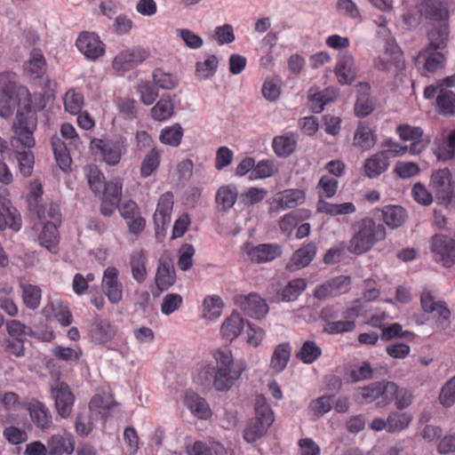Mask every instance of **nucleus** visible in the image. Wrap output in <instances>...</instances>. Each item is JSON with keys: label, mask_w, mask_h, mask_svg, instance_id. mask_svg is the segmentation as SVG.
Here are the masks:
<instances>
[{"label": "nucleus", "mask_w": 455, "mask_h": 455, "mask_svg": "<svg viewBox=\"0 0 455 455\" xmlns=\"http://www.w3.org/2000/svg\"><path fill=\"white\" fill-rule=\"evenodd\" d=\"M215 366L211 363L204 365L198 373L201 384L212 381L216 391L228 392L241 379L246 370L243 360H235L229 349H218L212 355Z\"/></svg>", "instance_id": "f257e3e1"}, {"label": "nucleus", "mask_w": 455, "mask_h": 455, "mask_svg": "<svg viewBox=\"0 0 455 455\" xmlns=\"http://www.w3.org/2000/svg\"><path fill=\"white\" fill-rule=\"evenodd\" d=\"M353 230L347 250L356 255L369 251L377 243L385 240L387 235L386 228L371 217H363L355 221Z\"/></svg>", "instance_id": "f03ea898"}, {"label": "nucleus", "mask_w": 455, "mask_h": 455, "mask_svg": "<svg viewBox=\"0 0 455 455\" xmlns=\"http://www.w3.org/2000/svg\"><path fill=\"white\" fill-rule=\"evenodd\" d=\"M126 137L116 134L112 137L93 138L91 150L95 156L109 166H116L128 148Z\"/></svg>", "instance_id": "7ed1b4c3"}, {"label": "nucleus", "mask_w": 455, "mask_h": 455, "mask_svg": "<svg viewBox=\"0 0 455 455\" xmlns=\"http://www.w3.org/2000/svg\"><path fill=\"white\" fill-rule=\"evenodd\" d=\"M254 410L255 417L248 422L243 430V439L249 443L265 435L275 421L274 412L263 395L257 396Z\"/></svg>", "instance_id": "20e7f679"}, {"label": "nucleus", "mask_w": 455, "mask_h": 455, "mask_svg": "<svg viewBox=\"0 0 455 455\" xmlns=\"http://www.w3.org/2000/svg\"><path fill=\"white\" fill-rule=\"evenodd\" d=\"M25 111L18 110L15 121L12 124L14 135L11 138L12 148L25 146V148H33L35 139L33 131L36 127L35 119L31 115V102L28 106L23 105Z\"/></svg>", "instance_id": "39448f33"}, {"label": "nucleus", "mask_w": 455, "mask_h": 455, "mask_svg": "<svg viewBox=\"0 0 455 455\" xmlns=\"http://www.w3.org/2000/svg\"><path fill=\"white\" fill-rule=\"evenodd\" d=\"M51 398L54 401L57 413L67 419L70 416L75 403V395L69 386L59 378L55 379L50 387Z\"/></svg>", "instance_id": "423d86ee"}, {"label": "nucleus", "mask_w": 455, "mask_h": 455, "mask_svg": "<svg viewBox=\"0 0 455 455\" xmlns=\"http://www.w3.org/2000/svg\"><path fill=\"white\" fill-rule=\"evenodd\" d=\"M150 56L148 49L134 46L121 51L113 60L112 68L117 73L132 70L143 63Z\"/></svg>", "instance_id": "0eeeda50"}, {"label": "nucleus", "mask_w": 455, "mask_h": 455, "mask_svg": "<svg viewBox=\"0 0 455 455\" xmlns=\"http://www.w3.org/2000/svg\"><path fill=\"white\" fill-rule=\"evenodd\" d=\"M430 249L435 260L444 267H451L455 264V240L452 237L443 234L433 235Z\"/></svg>", "instance_id": "6e6552de"}, {"label": "nucleus", "mask_w": 455, "mask_h": 455, "mask_svg": "<svg viewBox=\"0 0 455 455\" xmlns=\"http://www.w3.org/2000/svg\"><path fill=\"white\" fill-rule=\"evenodd\" d=\"M235 304L248 316L261 319L268 312V306L259 294L251 292L248 295H236Z\"/></svg>", "instance_id": "1a4fd4ad"}, {"label": "nucleus", "mask_w": 455, "mask_h": 455, "mask_svg": "<svg viewBox=\"0 0 455 455\" xmlns=\"http://www.w3.org/2000/svg\"><path fill=\"white\" fill-rule=\"evenodd\" d=\"M351 288V277L339 275L331 278L315 287L314 297L319 300L326 299L329 297H337L349 291Z\"/></svg>", "instance_id": "9d476101"}, {"label": "nucleus", "mask_w": 455, "mask_h": 455, "mask_svg": "<svg viewBox=\"0 0 455 455\" xmlns=\"http://www.w3.org/2000/svg\"><path fill=\"white\" fill-rule=\"evenodd\" d=\"M76 45L87 60L95 61L105 54V45L95 33L82 32Z\"/></svg>", "instance_id": "9b49d317"}, {"label": "nucleus", "mask_w": 455, "mask_h": 455, "mask_svg": "<svg viewBox=\"0 0 455 455\" xmlns=\"http://www.w3.org/2000/svg\"><path fill=\"white\" fill-rule=\"evenodd\" d=\"M1 96H20L24 99L25 107L31 102V95L26 86L18 84V76L12 71L0 73Z\"/></svg>", "instance_id": "f8f14e48"}, {"label": "nucleus", "mask_w": 455, "mask_h": 455, "mask_svg": "<svg viewBox=\"0 0 455 455\" xmlns=\"http://www.w3.org/2000/svg\"><path fill=\"white\" fill-rule=\"evenodd\" d=\"M420 303L425 313L435 314L439 324L449 325L451 314L444 301H435L432 292L424 289L420 295Z\"/></svg>", "instance_id": "ddd939ff"}, {"label": "nucleus", "mask_w": 455, "mask_h": 455, "mask_svg": "<svg viewBox=\"0 0 455 455\" xmlns=\"http://www.w3.org/2000/svg\"><path fill=\"white\" fill-rule=\"evenodd\" d=\"M119 271L115 267L104 270L101 287L104 294L112 304L119 303L123 299V284L118 280Z\"/></svg>", "instance_id": "4468645a"}, {"label": "nucleus", "mask_w": 455, "mask_h": 455, "mask_svg": "<svg viewBox=\"0 0 455 455\" xmlns=\"http://www.w3.org/2000/svg\"><path fill=\"white\" fill-rule=\"evenodd\" d=\"M419 14L435 23L449 22L450 13L443 0H421L418 5Z\"/></svg>", "instance_id": "2eb2a0df"}, {"label": "nucleus", "mask_w": 455, "mask_h": 455, "mask_svg": "<svg viewBox=\"0 0 455 455\" xmlns=\"http://www.w3.org/2000/svg\"><path fill=\"white\" fill-rule=\"evenodd\" d=\"M184 405L199 420H208L212 416L208 402L192 390H187L183 398Z\"/></svg>", "instance_id": "dca6fc26"}, {"label": "nucleus", "mask_w": 455, "mask_h": 455, "mask_svg": "<svg viewBox=\"0 0 455 455\" xmlns=\"http://www.w3.org/2000/svg\"><path fill=\"white\" fill-rule=\"evenodd\" d=\"M395 390V382L382 380L361 387L360 395L362 401L366 403H372L379 398H381L382 402L387 403V395H391Z\"/></svg>", "instance_id": "f3484780"}, {"label": "nucleus", "mask_w": 455, "mask_h": 455, "mask_svg": "<svg viewBox=\"0 0 455 455\" xmlns=\"http://www.w3.org/2000/svg\"><path fill=\"white\" fill-rule=\"evenodd\" d=\"M31 420L35 426L42 431H48L52 428V416L49 408L38 400H31L27 404Z\"/></svg>", "instance_id": "a211bd4d"}, {"label": "nucleus", "mask_w": 455, "mask_h": 455, "mask_svg": "<svg viewBox=\"0 0 455 455\" xmlns=\"http://www.w3.org/2000/svg\"><path fill=\"white\" fill-rule=\"evenodd\" d=\"M434 154L438 160L448 161L455 158V129L446 134L438 133L434 140Z\"/></svg>", "instance_id": "6ab92c4d"}, {"label": "nucleus", "mask_w": 455, "mask_h": 455, "mask_svg": "<svg viewBox=\"0 0 455 455\" xmlns=\"http://www.w3.org/2000/svg\"><path fill=\"white\" fill-rule=\"evenodd\" d=\"M306 201V191L300 188H287L277 193L274 204L279 210L293 209L302 205Z\"/></svg>", "instance_id": "aec40b11"}, {"label": "nucleus", "mask_w": 455, "mask_h": 455, "mask_svg": "<svg viewBox=\"0 0 455 455\" xmlns=\"http://www.w3.org/2000/svg\"><path fill=\"white\" fill-rule=\"evenodd\" d=\"M116 327L108 320L96 317L90 327V337L95 344L102 345L114 339Z\"/></svg>", "instance_id": "412c9836"}, {"label": "nucleus", "mask_w": 455, "mask_h": 455, "mask_svg": "<svg viewBox=\"0 0 455 455\" xmlns=\"http://www.w3.org/2000/svg\"><path fill=\"white\" fill-rule=\"evenodd\" d=\"M48 453L47 455H70L75 450V438L68 432L63 434L52 435L47 440Z\"/></svg>", "instance_id": "4be33fe9"}, {"label": "nucleus", "mask_w": 455, "mask_h": 455, "mask_svg": "<svg viewBox=\"0 0 455 455\" xmlns=\"http://www.w3.org/2000/svg\"><path fill=\"white\" fill-rule=\"evenodd\" d=\"M377 142V135L365 122H359L353 138V146L362 152L372 148Z\"/></svg>", "instance_id": "5701e85b"}, {"label": "nucleus", "mask_w": 455, "mask_h": 455, "mask_svg": "<svg viewBox=\"0 0 455 455\" xmlns=\"http://www.w3.org/2000/svg\"><path fill=\"white\" fill-rule=\"evenodd\" d=\"M174 196L166 192L160 196L153 219L156 228H164L170 220L173 209Z\"/></svg>", "instance_id": "b1692460"}, {"label": "nucleus", "mask_w": 455, "mask_h": 455, "mask_svg": "<svg viewBox=\"0 0 455 455\" xmlns=\"http://www.w3.org/2000/svg\"><path fill=\"white\" fill-rule=\"evenodd\" d=\"M282 253L281 246L275 243H262L247 251L250 259L256 263L272 261Z\"/></svg>", "instance_id": "393cba45"}, {"label": "nucleus", "mask_w": 455, "mask_h": 455, "mask_svg": "<svg viewBox=\"0 0 455 455\" xmlns=\"http://www.w3.org/2000/svg\"><path fill=\"white\" fill-rule=\"evenodd\" d=\"M175 270L169 259H160L156 274V284L160 292L168 290L175 283Z\"/></svg>", "instance_id": "a878e982"}, {"label": "nucleus", "mask_w": 455, "mask_h": 455, "mask_svg": "<svg viewBox=\"0 0 455 455\" xmlns=\"http://www.w3.org/2000/svg\"><path fill=\"white\" fill-rule=\"evenodd\" d=\"M298 137L293 132H287L274 137L272 148L275 154L281 158H287L294 153L297 148Z\"/></svg>", "instance_id": "bb28decb"}, {"label": "nucleus", "mask_w": 455, "mask_h": 455, "mask_svg": "<svg viewBox=\"0 0 455 455\" xmlns=\"http://www.w3.org/2000/svg\"><path fill=\"white\" fill-rule=\"evenodd\" d=\"M244 325L243 318L239 313L234 311L221 324V337L228 341H233L241 334Z\"/></svg>", "instance_id": "cd10ccee"}, {"label": "nucleus", "mask_w": 455, "mask_h": 455, "mask_svg": "<svg viewBox=\"0 0 455 455\" xmlns=\"http://www.w3.org/2000/svg\"><path fill=\"white\" fill-rule=\"evenodd\" d=\"M389 167V161L380 151L368 157L363 165L364 176L375 179L384 173Z\"/></svg>", "instance_id": "c85d7f7f"}, {"label": "nucleus", "mask_w": 455, "mask_h": 455, "mask_svg": "<svg viewBox=\"0 0 455 455\" xmlns=\"http://www.w3.org/2000/svg\"><path fill=\"white\" fill-rule=\"evenodd\" d=\"M316 251V245L313 242L303 245L294 251L287 267L290 269H299L308 266L314 259Z\"/></svg>", "instance_id": "c756f323"}, {"label": "nucleus", "mask_w": 455, "mask_h": 455, "mask_svg": "<svg viewBox=\"0 0 455 455\" xmlns=\"http://www.w3.org/2000/svg\"><path fill=\"white\" fill-rule=\"evenodd\" d=\"M449 22L436 23L427 32V39L429 44L427 47L443 50L449 41Z\"/></svg>", "instance_id": "7c9ffc66"}, {"label": "nucleus", "mask_w": 455, "mask_h": 455, "mask_svg": "<svg viewBox=\"0 0 455 455\" xmlns=\"http://www.w3.org/2000/svg\"><path fill=\"white\" fill-rule=\"evenodd\" d=\"M382 220L390 228L395 229L400 228L407 219L405 209L400 205H386L381 209Z\"/></svg>", "instance_id": "2f4dec72"}, {"label": "nucleus", "mask_w": 455, "mask_h": 455, "mask_svg": "<svg viewBox=\"0 0 455 455\" xmlns=\"http://www.w3.org/2000/svg\"><path fill=\"white\" fill-rule=\"evenodd\" d=\"M238 196V190L235 185L228 184L221 186L216 192L215 202L220 212L230 210L235 204Z\"/></svg>", "instance_id": "473e14b6"}, {"label": "nucleus", "mask_w": 455, "mask_h": 455, "mask_svg": "<svg viewBox=\"0 0 455 455\" xmlns=\"http://www.w3.org/2000/svg\"><path fill=\"white\" fill-rule=\"evenodd\" d=\"M46 60L40 49L35 48L30 52L26 62L25 71L33 78H41L46 73Z\"/></svg>", "instance_id": "72a5a7b5"}, {"label": "nucleus", "mask_w": 455, "mask_h": 455, "mask_svg": "<svg viewBox=\"0 0 455 455\" xmlns=\"http://www.w3.org/2000/svg\"><path fill=\"white\" fill-rule=\"evenodd\" d=\"M22 219L19 211L12 205L0 207V231L7 228L14 232L20 230Z\"/></svg>", "instance_id": "f704fd0d"}, {"label": "nucleus", "mask_w": 455, "mask_h": 455, "mask_svg": "<svg viewBox=\"0 0 455 455\" xmlns=\"http://www.w3.org/2000/svg\"><path fill=\"white\" fill-rule=\"evenodd\" d=\"M417 60H423L424 68L430 73H434L443 68L445 56L436 49L426 47L419 52Z\"/></svg>", "instance_id": "c9c22d12"}, {"label": "nucleus", "mask_w": 455, "mask_h": 455, "mask_svg": "<svg viewBox=\"0 0 455 455\" xmlns=\"http://www.w3.org/2000/svg\"><path fill=\"white\" fill-rule=\"evenodd\" d=\"M291 355L290 343L283 342L277 345L270 359L269 367L275 373L282 372L287 366Z\"/></svg>", "instance_id": "e433bc0d"}, {"label": "nucleus", "mask_w": 455, "mask_h": 455, "mask_svg": "<svg viewBox=\"0 0 455 455\" xmlns=\"http://www.w3.org/2000/svg\"><path fill=\"white\" fill-rule=\"evenodd\" d=\"M335 75L340 84H350L355 78L353 58L351 55H343L337 62Z\"/></svg>", "instance_id": "4c0bfd02"}, {"label": "nucleus", "mask_w": 455, "mask_h": 455, "mask_svg": "<svg viewBox=\"0 0 455 455\" xmlns=\"http://www.w3.org/2000/svg\"><path fill=\"white\" fill-rule=\"evenodd\" d=\"M147 256L143 250H135L130 256V266L132 277L138 283H143L147 277Z\"/></svg>", "instance_id": "58836bf2"}, {"label": "nucleus", "mask_w": 455, "mask_h": 455, "mask_svg": "<svg viewBox=\"0 0 455 455\" xmlns=\"http://www.w3.org/2000/svg\"><path fill=\"white\" fill-rule=\"evenodd\" d=\"M51 144L59 167L64 172L68 171L70 168L72 158L67 145L58 137H52Z\"/></svg>", "instance_id": "ea45409f"}, {"label": "nucleus", "mask_w": 455, "mask_h": 455, "mask_svg": "<svg viewBox=\"0 0 455 455\" xmlns=\"http://www.w3.org/2000/svg\"><path fill=\"white\" fill-rule=\"evenodd\" d=\"M203 317L207 320H215L222 314L224 302L219 295H208L203 301Z\"/></svg>", "instance_id": "a19ab883"}, {"label": "nucleus", "mask_w": 455, "mask_h": 455, "mask_svg": "<svg viewBox=\"0 0 455 455\" xmlns=\"http://www.w3.org/2000/svg\"><path fill=\"white\" fill-rule=\"evenodd\" d=\"M38 239L42 246L50 251H55L59 243L58 226L53 222H45Z\"/></svg>", "instance_id": "79ce46f5"}, {"label": "nucleus", "mask_w": 455, "mask_h": 455, "mask_svg": "<svg viewBox=\"0 0 455 455\" xmlns=\"http://www.w3.org/2000/svg\"><path fill=\"white\" fill-rule=\"evenodd\" d=\"M30 148H25V146L12 148L16 153L20 172L24 177L30 176L33 172L35 161L34 155Z\"/></svg>", "instance_id": "37998d69"}, {"label": "nucleus", "mask_w": 455, "mask_h": 455, "mask_svg": "<svg viewBox=\"0 0 455 455\" xmlns=\"http://www.w3.org/2000/svg\"><path fill=\"white\" fill-rule=\"evenodd\" d=\"M173 103L169 94H164L151 108V116L156 121L169 119L173 114Z\"/></svg>", "instance_id": "c03bdc74"}, {"label": "nucleus", "mask_w": 455, "mask_h": 455, "mask_svg": "<svg viewBox=\"0 0 455 455\" xmlns=\"http://www.w3.org/2000/svg\"><path fill=\"white\" fill-rule=\"evenodd\" d=\"M321 355V347L313 340L305 341L296 354L297 359L306 364L315 363Z\"/></svg>", "instance_id": "a18cd8bd"}, {"label": "nucleus", "mask_w": 455, "mask_h": 455, "mask_svg": "<svg viewBox=\"0 0 455 455\" xmlns=\"http://www.w3.org/2000/svg\"><path fill=\"white\" fill-rule=\"evenodd\" d=\"M318 211L331 216L348 215L355 213L356 212V207L351 202L343 204H331L328 202L321 201L318 204Z\"/></svg>", "instance_id": "49530a36"}, {"label": "nucleus", "mask_w": 455, "mask_h": 455, "mask_svg": "<svg viewBox=\"0 0 455 455\" xmlns=\"http://www.w3.org/2000/svg\"><path fill=\"white\" fill-rule=\"evenodd\" d=\"M183 133L184 131L181 125L180 124H175L162 129L159 140L164 145L176 148L180 146Z\"/></svg>", "instance_id": "de8ad7c7"}, {"label": "nucleus", "mask_w": 455, "mask_h": 455, "mask_svg": "<svg viewBox=\"0 0 455 455\" xmlns=\"http://www.w3.org/2000/svg\"><path fill=\"white\" fill-rule=\"evenodd\" d=\"M307 282L304 278H295L288 282L281 291V298L283 301L296 300L306 290Z\"/></svg>", "instance_id": "09e8293b"}, {"label": "nucleus", "mask_w": 455, "mask_h": 455, "mask_svg": "<svg viewBox=\"0 0 455 455\" xmlns=\"http://www.w3.org/2000/svg\"><path fill=\"white\" fill-rule=\"evenodd\" d=\"M22 299L25 306L30 309H36L39 307L42 291L41 289L30 283H21Z\"/></svg>", "instance_id": "8fccbe9b"}, {"label": "nucleus", "mask_w": 455, "mask_h": 455, "mask_svg": "<svg viewBox=\"0 0 455 455\" xmlns=\"http://www.w3.org/2000/svg\"><path fill=\"white\" fill-rule=\"evenodd\" d=\"M436 106L442 115L448 116L455 113V93L445 88H441L436 97Z\"/></svg>", "instance_id": "3c124183"}, {"label": "nucleus", "mask_w": 455, "mask_h": 455, "mask_svg": "<svg viewBox=\"0 0 455 455\" xmlns=\"http://www.w3.org/2000/svg\"><path fill=\"white\" fill-rule=\"evenodd\" d=\"M387 432L397 433L407 428L412 420V416L407 412H391L387 417Z\"/></svg>", "instance_id": "603ef678"}, {"label": "nucleus", "mask_w": 455, "mask_h": 455, "mask_svg": "<svg viewBox=\"0 0 455 455\" xmlns=\"http://www.w3.org/2000/svg\"><path fill=\"white\" fill-rule=\"evenodd\" d=\"M395 390L392 392L391 395H387V403L395 400V406L398 410H403L409 407L413 401V395L411 391L404 387H399L395 383Z\"/></svg>", "instance_id": "864d4df0"}, {"label": "nucleus", "mask_w": 455, "mask_h": 455, "mask_svg": "<svg viewBox=\"0 0 455 455\" xmlns=\"http://www.w3.org/2000/svg\"><path fill=\"white\" fill-rule=\"evenodd\" d=\"M161 154L156 148H152L144 157L140 165V175L143 178L149 177L159 166Z\"/></svg>", "instance_id": "5fc2aeb1"}, {"label": "nucleus", "mask_w": 455, "mask_h": 455, "mask_svg": "<svg viewBox=\"0 0 455 455\" xmlns=\"http://www.w3.org/2000/svg\"><path fill=\"white\" fill-rule=\"evenodd\" d=\"M219 60L212 54L209 55L204 61H197L196 64V73L200 79H207L214 76L218 68Z\"/></svg>", "instance_id": "6e6d98bb"}, {"label": "nucleus", "mask_w": 455, "mask_h": 455, "mask_svg": "<svg viewBox=\"0 0 455 455\" xmlns=\"http://www.w3.org/2000/svg\"><path fill=\"white\" fill-rule=\"evenodd\" d=\"M88 184L95 195L100 194L106 184L102 172L96 165H89L85 169Z\"/></svg>", "instance_id": "4d7b16f0"}, {"label": "nucleus", "mask_w": 455, "mask_h": 455, "mask_svg": "<svg viewBox=\"0 0 455 455\" xmlns=\"http://www.w3.org/2000/svg\"><path fill=\"white\" fill-rule=\"evenodd\" d=\"M278 172V165L274 160H261L253 168L251 179H266Z\"/></svg>", "instance_id": "13d9d810"}, {"label": "nucleus", "mask_w": 455, "mask_h": 455, "mask_svg": "<svg viewBox=\"0 0 455 455\" xmlns=\"http://www.w3.org/2000/svg\"><path fill=\"white\" fill-rule=\"evenodd\" d=\"M154 84L164 90H172L178 84V78L171 74L164 72L162 68H156L152 73Z\"/></svg>", "instance_id": "bf43d9fd"}, {"label": "nucleus", "mask_w": 455, "mask_h": 455, "mask_svg": "<svg viewBox=\"0 0 455 455\" xmlns=\"http://www.w3.org/2000/svg\"><path fill=\"white\" fill-rule=\"evenodd\" d=\"M64 108L67 112L71 115L78 114L84 105V96L75 90H68L64 96Z\"/></svg>", "instance_id": "052dcab7"}, {"label": "nucleus", "mask_w": 455, "mask_h": 455, "mask_svg": "<svg viewBox=\"0 0 455 455\" xmlns=\"http://www.w3.org/2000/svg\"><path fill=\"white\" fill-rule=\"evenodd\" d=\"M415 334L410 331H403L399 323H392L382 328L381 339L383 340H391L393 339H406L412 340Z\"/></svg>", "instance_id": "680f3d73"}, {"label": "nucleus", "mask_w": 455, "mask_h": 455, "mask_svg": "<svg viewBox=\"0 0 455 455\" xmlns=\"http://www.w3.org/2000/svg\"><path fill=\"white\" fill-rule=\"evenodd\" d=\"M18 105H24V99L20 96H1L0 97V116L9 118L12 116Z\"/></svg>", "instance_id": "e2e57ef3"}, {"label": "nucleus", "mask_w": 455, "mask_h": 455, "mask_svg": "<svg viewBox=\"0 0 455 455\" xmlns=\"http://www.w3.org/2000/svg\"><path fill=\"white\" fill-rule=\"evenodd\" d=\"M82 355L83 351L79 347L73 348L57 346L52 349V355L56 359L64 362H76L79 360Z\"/></svg>", "instance_id": "0e129e2a"}, {"label": "nucleus", "mask_w": 455, "mask_h": 455, "mask_svg": "<svg viewBox=\"0 0 455 455\" xmlns=\"http://www.w3.org/2000/svg\"><path fill=\"white\" fill-rule=\"evenodd\" d=\"M282 82L276 77L267 78L262 86V95L268 101H275L281 94Z\"/></svg>", "instance_id": "69168bd1"}, {"label": "nucleus", "mask_w": 455, "mask_h": 455, "mask_svg": "<svg viewBox=\"0 0 455 455\" xmlns=\"http://www.w3.org/2000/svg\"><path fill=\"white\" fill-rule=\"evenodd\" d=\"M137 92L145 105H152L158 97L157 90L148 81H140L137 86Z\"/></svg>", "instance_id": "338daca9"}, {"label": "nucleus", "mask_w": 455, "mask_h": 455, "mask_svg": "<svg viewBox=\"0 0 455 455\" xmlns=\"http://www.w3.org/2000/svg\"><path fill=\"white\" fill-rule=\"evenodd\" d=\"M395 133L404 141H412L420 139L424 132L419 126H411L408 124H402L395 129Z\"/></svg>", "instance_id": "774afa93"}]
</instances>
